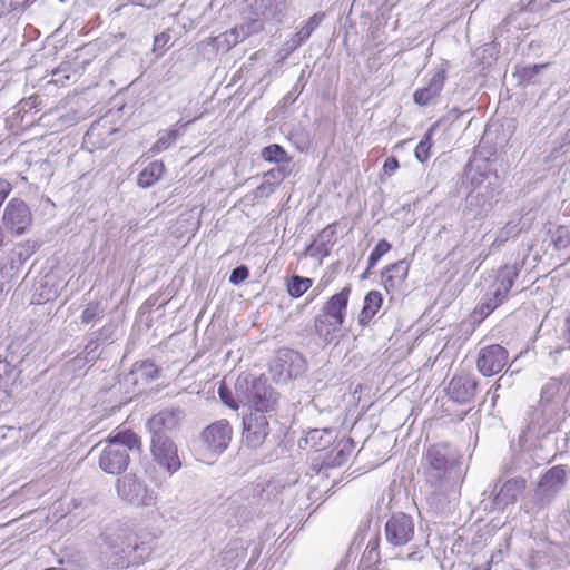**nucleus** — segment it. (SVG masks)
<instances>
[{
    "label": "nucleus",
    "instance_id": "bf43d9fd",
    "mask_svg": "<svg viewBox=\"0 0 570 570\" xmlns=\"http://www.w3.org/2000/svg\"><path fill=\"white\" fill-rule=\"evenodd\" d=\"M274 187H275L274 183L266 180L264 184H262L257 188V194L258 195H265V194L269 195L271 193H273Z\"/></svg>",
    "mask_w": 570,
    "mask_h": 570
},
{
    "label": "nucleus",
    "instance_id": "a19ab883",
    "mask_svg": "<svg viewBox=\"0 0 570 570\" xmlns=\"http://www.w3.org/2000/svg\"><path fill=\"white\" fill-rule=\"evenodd\" d=\"M551 240L557 249L566 248L570 245V232L566 227L559 226L552 234Z\"/></svg>",
    "mask_w": 570,
    "mask_h": 570
},
{
    "label": "nucleus",
    "instance_id": "0eeeda50",
    "mask_svg": "<svg viewBox=\"0 0 570 570\" xmlns=\"http://www.w3.org/2000/svg\"><path fill=\"white\" fill-rule=\"evenodd\" d=\"M520 266L515 263L502 266L497 274L490 292L485 295L479 306V312L483 316L490 315L508 297L514 279L519 276Z\"/></svg>",
    "mask_w": 570,
    "mask_h": 570
},
{
    "label": "nucleus",
    "instance_id": "5fc2aeb1",
    "mask_svg": "<svg viewBox=\"0 0 570 570\" xmlns=\"http://www.w3.org/2000/svg\"><path fill=\"white\" fill-rule=\"evenodd\" d=\"M391 248H392V245L386 239H381L375 245V247L373 248V250L371 253H373L375 256L381 258L383 255H385L387 252H390Z\"/></svg>",
    "mask_w": 570,
    "mask_h": 570
},
{
    "label": "nucleus",
    "instance_id": "3c124183",
    "mask_svg": "<svg viewBox=\"0 0 570 570\" xmlns=\"http://www.w3.org/2000/svg\"><path fill=\"white\" fill-rule=\"evenodd\" d=\"M115 328L112 324L104 325L101 328L92 333V336L100 343L107 342L112 338Z\"/></svg>",
    "mask_w": 570,
    "mask_h": 570
},
{
    "label": "nucleus",
    "instance_id": "8fccbe9b",
    "mask_svg": "<svg viewBox=\"0 0 570 570\" xmlns=\"http://www.w3.org/2000/svg\"><path fill=\"white\" fill-rule=\"evenodd\" d=\"M307 252L311 256H327L330 254V247L315 238L307 247Z\"/></svg>",
    "mask_w": 570,
    "mask_h": 570
},
{
    "label": "nucleus",
    "instance_id": "f03ea898",
    "mask_svg": "<svg viewBox=\"0 0 570 570\" xmlns=\"http://www.w3.org/2000/svg\"><path fill=\"white\" fill-rule=\"evenodd\" d=\"M104 553L107 563L112 568H124L129 564V557L138 549L136 535L122 522L110 523L101 534Z\"/></svg>",
    "mask_w": 570,
    "mask_h": 570
},
{
    "label": "nucleus",
    "instance_id": "423d86ee",
    "mask_svg": "<svg viewBox=\"0 0 570 570\" xmlns=\"http://www.w3.org/2000/svg\"><path fill=\"white\" fill-rule=\"evenodd\" d=\"M498 483L499 481L482 493L481 504L484 511H503L508 505L514 504L527 488V480L522 476L508 479L499 488Z\"/></svg>",
    "mask_w": 570,
    "mask_h": 570
},
{
    "label": "nucleus",
    "instance_id": "338daca9",
    "mask_svg": "<svg viewBox=\"0 0 570 570\" xmlns=\"http://www.w3.org/2000/svg\"><path fill=\"white\" fill-rule=\"evenodd\" d=\"M4 245H6V237H4L2 229L0 228V246H4Z\"/></svg>",
    "mask_w": 570,
    "mask_h": 570
},
{
    "label": "nucleus",
    "instance_id": "49530a36",
    "mask_svg": "<svg viewBox=\"0 0 570 570\" xmlns=\"http://www.w3.org/2000/svg\"><path fill=\"white\" fill-rule=\"evenodd\" d=\"M249 276V269L245 265L235 267L229 275V283L233 285H239Z\"/></svg>",
    "mask_w": 570,
    "mask_h": 570
},
{
    "label": "nucleus",
    "instance_id": "393cba45",
    "mask_svg": "<svg viewBox=\"0 0 570 570\" xmlns=\"http://www.w3.org/2000/svg\"><path fill=\"white\" fill-rule=\"evenodd\" d=\"M351 287L345 286L341 292L331 296L327 302L323 305L321 313L344 322L346 317L348 297Z\"/></svg>",
    "mask_w": 570,
    "mask_h": 570
},
{
    "label": "nucleus",
    "instance_id": "ea45409f",
    "mask_svg": "<svg viewBox=\"0 0 570 570\" xmlns=\"http://www.w3.org/2000/svg\"><path fill=\"white\" fill-rule=\"evenodd\" d=\"M171 36L168 31L160 32L154 38L153 52L160 57L163 53L169 49Z\"/></svg>",
    "mask_w": 570,
    "mask_h": 570
},
{
    "label": "nucleus",
    "instance_id": "cd10ccee",
    "mask_svg": "<svg viewBox=\"0 0 570 570\" xmlns=\"http://www.w3.org/2000/svg\"><path fill=\"white\" fill-rule=\"evenodd\" d=\"M383 303L382 294L377 291H370L364 298L363 308L358 315V323L365 326L379 312Z\"/></svg>",
    "mask_w": 570,
    "mask_h": 570
},
{
    "label": "nucleus",
    "instance_id": "c03bdc74",
    "mask_svg": "<svg viewBox=\"0 0 570 570\" xmlns=\"http://www.w3.org/2000/svg\"><path fill=\"white\" fill-rule=\"evenodd\" d=\"M306 85V76L305 70H302L301 75L298 76V79L293 87V89L284 97V100L286 102H294L298 96L303 92Z\"/></svg>",
    "mask_w": 570,
    "mask_h": 570
},
{
    "label": "nucleus",
    "instance_id": "aec40b11",
    "mask_svg": "<svg viewBox=\"0 0 570 570\" xmlns=\"http://www.w3.org/2000/svg\"><path fill=\"white\" fill-rule=\"evenodd\" d=\"M478 389V381L470 374H455L448 387L451 400L456 403H470L473 401Z\"/></svg>",
    "mask_w": 570,
    "mask_h": 570
},
{
    "label": "nucleus",
    "instance_id": "473e14b6",
    "mask_svg": "<svg viewBox=\"0 0 570 570\" xmlns=\"http://www.w3.org/2000/svg\"><path fill=\"white\" fill-rule=\"evenodd\" d=\"M436 127H438V122L433 124L428 129V131L424 134V136L422 137V139L420 140L417 146L415 147V150H414L415 158L421 163L426 161L430 157V151H431V147H432V136H433V132L435 131Z\"/></svg>",
    "mask_w": 570,
    "mask_h": 570
},
{
    "label": "nucleus",
    "instance_id": "09e8293b",
    "mask_svg": "<svg viewBox=\"0 0 570 570\" xmlns=\"http://www.w3.org/2000/svg\"><path fill=\"white\" fill-rule=\"evenodd\" d=\"M288 171L279 165L277 168H273L265 174V179L274 183V185L281 183L286 178Z\"/></svg>",
    "mask_w": 570,
    "mask_h": 570
},
{
    "label": "nucleus",
    "instance_id": "c9c22d12",
    "mask_svg": "<svg viewBox=\"0 0 570 570\" xmlns=\"http://www.w3.org/2000/svg\"><path fill=\"white\" fill-rule=\"evenodd\" d=\"M433 490L429 492L425 497L426 504L433 510L435 513H443L448 508V501L441 491H439L440 487H432Z\"/></svg>",
    "mask_w": 570,
    "mask_h": 570
},
{
    "label": "nucleus",
    "instance_id": "2f4dec72",
    "mask_svg": "<svg viewBox=\"0 0 570 570\" xmlns=\"http://www.w3.org/2000/svg\"><path fill=\"white\" fill-rule=\"evenodd\" d=\"M313 285V281L308 277L292 275L287 281V293L293 298L301 297Z\"/></svg>",
    "mask_w": 570,
    "mask_h": 570
},
{
    "label": "nucleus",
    "instance_id": "680f3d73",
    "mask_svg": "<svg viewBox=\"0 0 570 570\" xmlns=\"http://www.w3.org/2000/svg\"><path fill=\"white\" fill-rule=\"evenodd\" d=\"M381 258H379L377 256H375L373 253L370 254L368 256V259H367V268L366 271H371L376 264L377 262L380 261Z\"/></svg>",
    "mask_w": 570,
    "mask_h": 570
},
{
    "label": "nucleus",
    "instance_id": "4468645a",
    "mask_svg": "<svg viewBox=\"0 0 570 570\" xmlns=\"http://www.w3.org/2000/svg\"><path fill=\"white\" fill-rule=\"evenodd\" d=\"M414 533V520L406 513H394L385 523V538L394 547L405 546L413 539Z\"/></svg>",
    "mask_w": 570,
    "mask_h": 570
},
{
    "label": "nucleus",
    "instance_id": "f8f14e48",
    "mask_svg": "<svg viewBox=\"0 0 570 570\" xmlns=\"http://www.w3.org/2000/svg\"><path fill=\"white\" fill-rule=\"evenodd\" d=\"M265 24L266 22L262 16L256 14L255 10L252 9V11L244 17V21L240 24H237L230 31L218 37V46L229 49L238 42L244 41L246 38L263 31Z\"/></svg>",
    "mask_w": 570,
    "mask_h": 570
},
{
    "label": "nucleus",
    "instance_id": "f704fd0d",
    "mask_svg": "<svg viewBox=\"0 0 570 570\" xmlns=\"http://www.w3.org/2000/svg\"><path fill=\"white\" fill-rule=\"evenodd\" d=\"M105 315V307L101 305V302L94 301L89 302L80 316V321L82 324H90L94 322H99Z\"/></svg>",
    "mask_w": 570,
    "mask_h": 570
},
{
    "label": "nucleus",
    "instance_id": "a211bd4d",
    "mask_svg": "<svg viewBox=\"0 0 570 570\" xmlns=\"http://www.w3.org/2000/svg\"><path fill=\"white\" fill-rule=\"evenodd\" d=\"M184 412L179 407H171L153 415L146 423L150 436H171L179 426Z\"/></svg>",
    "mask_w": 570,
    "mask_h": 570
},
{
    "label": "nucleus",
    "instance_id": "5701e85b",
    "mask_svg": "<svg viewBox=\"0 0 570 570\" xmlns=\"http://www.w3.org/2000/svg\"><path fill=\"white\" fill-rule=\"evenodd\" d=\"M446 79L445 70H438L429 83L422 88H419L413 94V100L419 106L430 105L442 91Z\"/></svg>",
    "mask_w": 570,
    "mask_h": 570
},
{
    "label": "nucleus",
    "instance_id": "c756f323",
    "mask_svg": "<svg viewBox=\"0 0 570 570\" xmlns=\"http://www.w3.org/2000/svg\"><path fill=\"white\" fill-rule=\"evenodd\" d=\"M333 430L331 429H312L303 439L305 445L311 446L315 451H322L331 443L333 438Z\"/></svg>",
    "mask_w": 570,
    "mask_h": 570
},
{
    "label": "nucleus",
    "instance_id": "bb28decb",
    "mask_svg": "<svg viewBox=\"0 0 570 570\" xmlns=\"http://www.w3.org/2000/svg\"><path fill=\"white\" fill-rule=\"evenodd\" d=\"M562 381L551 377L541 389L538 403L561 411L562 404Z\"/></svg>",
    "mask_w": 570,
    "mask_h": 570
},
{
    "label": "nucleus",
    "instance_id": "f3484780",
    "mask_svg": "<svg viewBox=\"0 0 570 570\" xmlns=\"http://www.w3.org/2000/svg\"><path fill=\"white\" fill-rule=\"evenodd\" d=\"M494 189L485 191L470 193L465 198L463 217L466 222L482 220L493 208L495 204Z\"/></svg>",
    "mask_w": 570,
    "mask_h": 570
},
{
    "label": "nucleus",
    "instance_id": "de8ad7c7",
    "mask_svg": "<svg viewBox=\"0 0 570 570\" xmlns=\"http://www.w3.org/2000/svg\"><path fill=\"white\" fill-rule=\"evenodd\" d=\"M336 234V224H330L325 228H323L316 238L325 244L327 247L334 243V237Z\"/></svg>",
    "mask_w": 570,
    "mask_h": 570
},
{
    "label": "nucleus",
    "instance_id": "1a4fd4ad",
    "mask_svg": "<svg viewBox=\"0 0 570 570\" xmlns=\"http://www.w3.org/2000/svg\"><path fill=\"white\" fill-rule=\"evenodd\" d=\"M116 490L118 497L136 507H149L156 503V495L136 474H127L117 479Z\"/></svg>",
    "mask_w": 570,
    "mask_h": 570
},
{
    "label": "nucleus",
    "instance_id": "6ab92c4d",
    "mask_svg": "<svg viewBox=\"0 0 570 570\" xmlns=\"http://www.w3.org/2000/svg\"><path fill=\"white\" fill-rule=\"evenodd\" d=\"M233 429L227 420H218L202 432V440L214 452L222 453L232 440Z\"/></svg>",
    "mask_w": 570,
    "mask_h": 570
},
{
    "label": "nucleus",
    "instance_id": "f257e3e1",
    "mask_svg": "<svg viewBox=\"0 0 570 570\" xmlns=\"http://www.w3.org/2000/svg\"><path fill=\"white\" fill-rule=\"evenodd\" d=\"M98 450L99 468L108 474L119 475L127 470L130 463L129 452H140L141 439L131 430L120 431L97 443L91 452Z\"/></svg>",
    "mask_w": 570,
    "mask_h": 570
},
{
    "label": "nucleus",
    "instance_id": "72a5a7b5",
    "mask_svg": "<svg viewBox=\"0 0 570 570\" xmlns=\"http://www.w3.org/2000/svg\"><path fill=\"white\" fill-rule=\"evenodd\" d=\"M546 67L547 65H531L518 67L513 76L517 77L519 85L528 86L534 82V79L540 72V70H542Z\"/></svg>",
    "mask_w": 570,
    "mask_h": 570
},
{
    "label": "nucleus",
    "instance_id": "412c9836",
    "mask_svg": "<svg viewBox=\"0 0 570 570\" xmlns=\"http://www.w3.org/2000/svg\"><path fill=\"white\" fill-rule=\"evenodd\" d=\"M252 9L262 16L266 24L274 27L283 23L287 13L286 0H254Z\"/></svg>",
    "mask_w": 570,
    "mask_h": 570
},
{
    "label": "nucleus",
    "instance_id": "e433bc0d",
    "mask_svg": "<svg viewBox=\"0 0 570 570\" xmlns=\"http://www.w3.org/2000/svg\"><path fill=\"white\" fill-rule=\"evenodd\" d=\"M132 373H136L146 382H150L158 377L159 370L151 361L145 360L134 365Z\"/></svg>",
    "mask_w": 570,
    "mask_h": 570
},
{
    "label": "nucleus",
    "instance_id": "4c0bfd02",
    "mask_svg": "<svg viewBox=\"0 0 570 570\" xmlns=\"http://www.w3.org/2000/svg\"><path fill=\"white\" fill-rule=\"evenodd\" d=\"M178 136L179 131L177 129L164 131L151 147V151L160 153L168 149Z\"/></svg>",
    "mask_w": 570,
    "mask_h": 570
},
{
    "label": "nucleus",
    "instance_id": "20e7f679",
    "mask_svg": "<svg viewBox=\"0 0 570 570\" xmlns=\"http://www.w3.org/2000/svg\"><path fill=\"white\" fill-rule=\"evenodd\" d=\"M236 394L239 402L247 404L253 412L269 413L276 407L278 394L267 383L266 379H238L236 382Z\"/></svg>",
    "mask_w": 570,
    "mask_h": 570
},
{
    "label": "nucleus",
    "instance_id": "0e129e2a",
    "mask_svg": "<svg viewBox=\"0 0 570 570\" xmlns=\"http://www.w3.org/2000/svg\"><path fill=\"white\" fill-rule=\"evenodd\" d=\"M407 559L411 561H420L422 559V554L419 551H414L407 554Z\"/></svg>",
    "mask_w": 570,
    "mask_h": 570
},
{
    "label": "nucleus",
    "instance_id": "a18cd8bd",
    "mask_svg": "<svg viewBox=\"0 0 570 570\" xmlns=\"http://www.w3.org/2000/svg\"><path fill=\"white\" fill-rule=\"evenodd\" d=\"M521 219H518L517 222L511 219L509 220L505 226L500 232V238L501 239H508L510 237H517L523 229V225L519 226Z\"/></svg>",
    "mask_w": 570,
    "mask_h": 570
},
{
    "label": "nucleus",
    "instance_id": "9b49d317",
    "mask_svg": "<svg viewBox=\"0 0 570 570\" xmlns=\"http://www.w3.org/2000/svg\"><path fill=\"white\" fill-rule=\"evenodd\" d=\"M305 362L303 356L295 351H279L271 363V372L277 382H286L297 377L304 372Z\"/></svg>",
    "mask_w": 570,
    "mask_h": 570
},
{
    "label": "nucleus",
    "instance_id": "052dcab7",
    "mask_svg": "<svg viewBox=\"0 0 570 570\" xmlns=\"http://www.w3.org/2000/svg\"><path fill=\"white\" fill-rule=\"evenodd\" d=\"M99 345H100V342H98L94 336H91V338L88 341V343L85 346V352L87 353V355H90L97 351Z\"/></svg>",
    "mask_w": 570,
    "mask_h": 570
},
{
    "label": "nucleus",
    "instance_id": "7c9ffc66",
    "mask_svg": "<svg viewBox=\"0 0 570 570\" xmlns=\"http://www.w3.org/2000/svg\"><path fill=\"white\" fill-rule=\"evenodd\" d=\"M261 156L264 160L275 163L277 165L288 164L292 160L287 151L277 144H272L263 148Z\"/></svg>",
    "mask_w": 570,
    "mask_h": 570
},
{
    "label": "nucleus",
    "instance_id": "864d4df0",
    "mask_svg": "<svg viewBox=\"0 0 570 570\" xmlns=\"http://www.w3.org/2000/svg\"><path fill=\"white\" fill-rule=\"evenodd\" d=\"M512 17L509 16L502 20V22L493 29L494 39L501 38L505 32H509V26Z\"/></svg>",
    "mask_w": 570,
    "mask_h": 570
},
{
    "label": "nucleus",
    "instance_id": "7ed1b4c3",
    "mask_svg": "<svg viewBox=\"0 0 570 570\" xmlns=\"http://www.w3.org/2000/svg\"><path fill=\"white\" fill-rule=\"evenodd\" d=\"M459 455L446 443H438L424 452L422 465L425 482L430 487H442L455 468Z\"/></svg>",
    "mask_w": 570,
    "mask_h": 570
},
{
    "label": "nucleus",
    "instance_id": "b1692460",
    "mask_svg": "<svg viewBox=\"0 0 570 570\" xmlns=\"http://www.w3.org/2000/svg\"><path fill=\"white\" fill-rule=\"evenodd\" d=\"M343 324L344 322L342 321L331 318L330 316L320 313L314 318V331L323 343L331 344L341 336Z\"/></svg>",
    "mask_w": 570,
    "mask_h": 570
},
{
    "label": "nucleus",
    "instance_id": "774afa93",
    "mask_svg": "<svg viewBox=\"0 0 570 570\" xmlns=\"http://www.w3.org/2000/svg\"><path fill=\"white\" fill-rule=\"evenodd\" d=\"M45 570H66V569H63V568H47Z\"/></svg>",
    "mask_w": 570,
    "mask_h": 570
},
{
    "label": "nucleus",
    "instance_id": "39448f33",
    "mask_svg": "<svg viewBox=\"0 0 570 570\" xmlns=\"http://www.w3.org/2000/svg\"><path fill=\"white\" fill-rule=\"evenodd\" d=\"M525 421V428L519 436L522 445L530 438L540 439L557 431L560 424V411L538 403L528 411Z\"/></svg>",
    "mask_w": 570,
    "mask_h": 570
},
{
    "label": "nucleus",
    "instance_id": "37998d69",
    "mask_svg": "<svg viewBox=\"0 0 570 570\" xmlns=\"http://www.w3.org/2000/svg\"><path fill=\"white\" fill-rule=\"evenodd\" d=\"M218 395H219V399L220 401L227 405L228 407L233 409V410H237L238 406H239V400L235 399L234 395H233V392L225 385V384H222L219 387H218Z\"/></svg>",
    "mask_w": 570,
    "mask_h": 570
},
{
    "label": "nucleus",
    "instance_id": "ddd939ff",
    "mask_svg": "<svg viewBox=\"0 0 570 570\" xmlns=\"http://www.w3.org/2000/svg\"><path fill=\"white\" fill-rule=\"evenodd\" d=\"M2 222L6 229L12 235H22L31 226V212L23 200L13 198L4 208Z\"/></svg>",
    "mask_w": 570,
    "mask_h": 570
},
{
    "label": "nucleus",
    "instance_id": "4be33fe9",
    "mask_svg": "<svg viewBox=\"0 0 570 570\" xmlns=\"http://www.w3.org/2000/svg\"><path fill=\"white\" fill-rule=\"evenodd\" d=\"M354 450V441L351 438H342L322 455V465L326 468H338L347 462Z\"/></svg>",
    "mask_w": 570,
    "mask_h": 570
},
{
    "label": "nucleus",
    "instance_id": "c85d7f7f",
    "mask_svg": "<svg viewBox=\"0 0 570 570\" xmlns=\"http://www.w3.org/2000/svg\"><path fill=\"white\" fill-rule=\"evenodd\" d=\"M164 173L165 166L163 161H153L140 171L137 184L141 188H149L163 177Z\"/></svg>",
    "mask_w": 570,
    "mask_h": 570
},
{
    "label": "nucleus",
    "instance_id": "2eb2a0df",
    "mask_svg": "<svg viewBox=\"0 0 570 570\" xmlns=\"http://www.w3.org/2000/svg\"><path fill=\"white\" fill-rule=\"evenodd\" d=\"M269 434V423L263 413L250 412L243 419V442L252 449H259Z\"/></svg>",
    "mask_w": 570,
    "mask_h": 570
},
{
    "label": "nucleus",
    "instance_id": "dca6fc26",
    "mask_svg": "<svg viewBox=\"0 0 570 570\" xmlns=\"http://www.w3.org/2000/svg\"><path fill=\"white\" fill-rule=\"evenodd\" d=\"M508 356V351L499 344L484 346L479 352L476 367L482 375L492 376L507 365Z\"/></svg>",
    "mask_w": 570,
    "mask_h": 570
},
{
    "label": "nucleus",
    "instance_id": "4d7b16f0",
    "mask_svg": "<svg viewBox=\"0 0 570 570\" xmlns=\"http://www.w3.org/2000/svg\"><path fill=\"white\" fill-rule=\"evenodd\" d=\"M16 9V4L12 0H0V17L13 11Z\"/></svg>",
    "mask_w": 570,
    "mask_h": 570
},
{
    "label": "nucleus",
    "instance_id": "e2e57ef3",
    "mask_svg": "<svg viewBox=\"0 0 570 570\" xmlns=\"http://www.w3.org/2000/svg\"><path fill=\"white\" fill-rule=\"evenodd\" d=\"M381 258H379L377 256H375L373 253L370 254L368 256V259H367V268L366 271H371L376 264L377 262L380 261Z\"/></svg>",
    "mask_w": 570,
    "mask_h": 570
},
{
    "label": "nucleus",
    "instance_id": "13d9d810",
    "mask_svg": "<svg viewBox=\"0 0 570 570\" xmlns=\"http://www.w3.org/2000/svg\"><path fill=\"white\" fill-rule=\"evenodd\" d=\"M129 1L135 6H140V7L150 9L155 6H157L158 3H160L163 0H129Z\"/></svg>",
    "mask_w": 570,
    "mask_h": 570
},
{
    "label": "nucleus",
    "instance_id": "9d476101",
    "mask_svg": "<svg viewBox=\"0 0 570 570\" xmlns=\"http://www.w3.org/2000/svg\"><path fill=\"white\" fill-rule=\"evenodd\" d=\"M150 452L154 461L170 475L180 469L178 449L171 436H150Z\"/></svg>",
    "mask_w": 570,
    "mask_h": 570
},
{
    "label": "nucleus",
    "instance_id": "603ef678",
    "mask_svg": "<svg viewBox=\"0 0 570 570\" xmlns=\"http://www.w3.org/2000/svg\"><path fill=\"white\" fill-rule=\"evenodd\" d=\"M377 548H379V537L375 535L374 538H372L368 541L366 549H365L364 556L367 558V560L376 561L379 559Z\"/></svg>",
    "mask_w": 570,
    "mask_h": 570
},
{
    "label": "nucleus",
    "instance_id": "79ce46f5",
    "mask_svg": "<svg viewBox=\"0 0 570 570\" xmlns=\"http://www.w3.org/2000/svg\"><path fill=\"white\" fill-rule=\"evenodd\" d=\"M305 41L303 38L296 32L288 39L282 47L279 53L282 55V59H286L292 52H294L302 43Z\"/></svg>",
    "mask_w": 570,
    "mask_h": 570
},
{
    "label": "nucleus",
    "instance_id": "a878e982",
    "mask_svg": "<svg viewBox=\"0 0 570 570\" xmlns=\"http://www.w3.org/2000/svg\"><path fill=\"white\" fill-rule=\"evenodd\" d=\"M407 273L409 262L406 259L389 264L382 272L384 287L387 291L399 287L406 279Z\"/></svg>",
    "mask_w": 570,
    "mask_h": 570
},
{
    "label": "nucleus",
    "instance_id": "69168bd1",
    "mask_svg": "<svg viewBox=\"0 0 570 570\" xmlns=\"http://www.w3.org/2000/svg\"><path fill=\"white\" fill-rule=\"evenodd\" d=\"M449 114L452 115L455 119H458L462 115V111L460 110V108L453 107L450 109Z\"/></svg>",
    "mask_w": 570,
    "mask_h": 570
},
{
    "label": "nucleus",
    "instance_id": "6e6552de",
    "mask_svg": "<svg viewBox=\"0 0 570 570\" xmlns=\"http://www.w3.org/2000/svg\"><path fill=\"white\" fill-rule=\"evenodd\" d=\"M570 470L566 465L550 468L539 480L534 499L540 508L550 505L564 488Z\"/></svg>",
    "mask_w": 570,
    "mask_h": 570
},
{
    "label": "nucleus",
    "instance_id": "58836bf2",
    "mask_svg": "<svg viewBox=\"0 0 570 570\" xmlns=\"http://www.w3.org/2000/svg\"><path fill=\"white\" fill-rule=\"evenodd\" d=\"M325 14L323 12H317L313 14L306 23L297 31V33L306 41L313 31L321 24Z\"/></svg>",
    "mask_w": 570,
    "mask_h": 570
},
{
    "label": "nucleus",
    "instance_id": "6e6d98bb",
    "mask_svg": "<svg viewBox=\"0 0 570 570\" xmlns=\"http://www.w3.org/2000/svg\"><path fill=\"white\" fill-rule=\"evenodd\" d=\"M400 167L399 160L395 157H389L384 161L383 171L387 175L393 174Z\"/></svg>",
    "mask_w": 570,
    "mask_h": 570
}]
</instances>
